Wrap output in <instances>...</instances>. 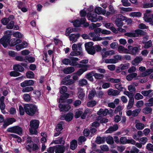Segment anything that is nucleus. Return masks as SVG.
Masks as SVG:
<instances>
[{
	"instance_id": "nucleus-28",
	"label": "nucleus",
	"mask_w": 153,
	"mask_h": 153,
	"mask_svg": "<svg viewBox=\"0 0 153 153\" xmlns=\"http://www.w3.org/2000/svg\"><path fill=\"white\" fill-rule=\"evenodd\" d=\"M87 70L88 68H80L75 73V74L79 76H81L84 72L86 71Z\"/></svg>"
},
{
	"instance_id": "nucleus-32",
	"label": "nucleus",
	"mask_w": 153,
	"mask_h": 153,
	"mask_svg": "<svg viewBox=\"0 0 153 153\" xmlns=\"http://www.w3.org/2000/svg\"><path fill=\"white\" fill-rule=\"evenodd\" d=\"M94 76L96 79L98 80L101 79L104 77V75L102 74L94 72Z\"/></svg>"
},
{
	"instance_id": "nucleus-1",
	"label": "nucleus",
	"mask_w": 153,
	"mask_h": 153,
	"mask_svg": "<svg viewBox=\"0 0 153 153\" xmlns=\"http://www.w3.org/2000/svg\"><path fill=\"white\" fill-rule=\"evenodd\" d=\"M11 34L4 35L0 39V43L5 48H7L8 45L10 47L16 45L15 38H13L11 40Z\"/></svg>"
},
{
	"instance_id": "nucleus-11",
	"label": "nucleus",
	"mask_w": 153,
	"mask_h": 153,
	"mask_svg": "<svg viewBox=\"0 0 153 153\" xmlns=\"http://www.w3.org/2000/svg\"><path fill=\"white\" fill-rule=\"evenodd\" d=\"M55 153H64L65 151V146L63 145L55 146Z\"/></svg>"
},
{
	"instance_id": "nucleus-44",
	"label": "nucleus",
	"mask_w": 153,
	"mask_h": 153,
	"mask_svg": "<svg viewBox=\"0 0 153 153\" xmlns=\"http://www.w3.org/2000/svg\"><path fill=\"white\" fill-rule=\"evenodd\" d=\"M152 45V42L151 40H149L144 45V48L145 49H148L151 47Z\"/></svg>"
},
{
	"instance_id": "nucleus-24",
	"label": "nucleus",
	"mask_w": 153,
	"mask_h": 153,
	"mask_svg": "<svg viewBox=\"0 0 153 153\" xmlns=\"http://www.w3.org/2000/svg\"><path fill=\"white\" fill-rule=\"evenodd\" d=\"M74 114L72 113H68L65 114L66 121L67 122L71 121L73 119Z\"/></svg>"
},
{
	"instance_id": "nucleus-57",
	"label": "nucleus",
	"mask_w": 153,
	"mask_h": 153,
	"mask_svg": "<svg viewBox=\"0 0 153 153\" xmlns=\"http://www.w3.org/2000/svg\"><path fill=\"white\" fill-rule=\"evenodd\" d=\"M15 59L17 61H21V62H27L25 61V57L24 58L22 56H17L15 57Z\"/></svg>"
},
{
	"instance_id": "nucleus-43",
	"label": "nucleus",
	"mask_w": 153,
	"mask_h": 153,
	"mask_svg": "<svg viewBox=\"0 0 153 153\" xmlns=\"http://www.w3.org/2000/svg\"><path fill=\"white\" fill-rule=\"evenodd\" d=\"M67 91V88L66 86H62L59 88V93L61 94L66 92Z\"/></svg>"
},
{
	"instance_id": "nucleus-53",
	"label": "nucleus",
	"mask_w": 153,
	"mask_h": 153,
	"mask_svg": "<svg viewBox=\"0 0 153 153\" xmlns=\"http://www.w3.org/2000/svg\"><path fill=\"white\" fill-rule=\"evenodd\" d=\"M9 22L8 19L7 18L4 17L2 18L1 20V22L3 25H6Z\"/></svg>"
},
{
	"instance_id": "nucleus-29",
	"label": "nucleus",
	"mask_w": 153,
	"mask_h": 153,
	"mask_svg": "<svg viewBox=\"0 0 153 153\" xmlns=\"http://www.w3.org/2000/svg\"><path fill=\"white\" fill-rule=\"evenodd\" d=\"M23 99L26 102H30L31 99V97L30 95L27 94H25L23 95Z\"/></svg>"
},
{
	"instance_id": "nucleus-5",
	"label": "nucleus",
	"mask_w": 153,
	"mask_h": 153,
	"mask_svg": "<svg viewBox=\"0 0 153 153\" xmlns=\"http://www.w3.org/2000/svg\"><path fill=\"white\" fill-rule=\"evenodd\" d=\"M144 32L140 29H136L134 30V33L132 32H127L125 33L124 34L125 35L129 37H138L139 35H144Z\"/></svg>"
},
{
	"instance_id": "nucleus-8",
	"label": "nucleus",
	"mask_w": 153,
	"mask_h": 153,
	"mask_svg": "<svg viewBox=\"0 0 153 153\" xmlns=\"http://www.w3.org/2000/svg\"><path fill=\"white\" fill-rule=\"evenodd\" d=\"M103 19V17L101 16H99L97 17V15L96 14H94L90 13L88 19L91 21L92 22H96L99 20H102Z\"/></svg>"
},
{
	"instance_id": "nucleus-47",
	"label": "nucleus",
	"mask_w": 153,
	"mask_h": 153,
	"mask_svg": "<svg viewBox=\"0 0 153 153\" xmlns=\"http://www.w3.org/2000/svg\"><path fill=\"white\" fill-rule=\"evenodd\" d=\"M82 52L80 51H73L71 52L70 53V55L71 56H78V55H81Z\"/></svg>"
},
{
	"instance_id": "nucleus-38",
	"label": "nucleus",
	"mask_w": 153,
	"mask_h": 153,
	"mask_svg": "<svg viewBox=\"0 0 153 153\" xmlns=\"http://www.w3.org/2000/svg\"><path fill=\"white\" fill-rule=\"evenodd\" d=\"M79 91L80 93L78 97L80 100H82L85 96V93L83 92L82 89H80Z\"/></svg>"
},
{
	"instance_id": "nucleus-21",
	"label": "nucleus",
	"mask_w": 153,
	"mask_h": 153,
	"mask_svg": "<svg viewBox=\"0 0 153 153\" xmlns=\"http://www.w3.org/2000/svg\"><path fill=\"white\" fill-rule=\"evenodd\" d=\"M137 74L136 73H133L129 74L126 76V79L128 81L131 80L133 78L136 77Z\"/></svg>"
},
{
	"instance_id": "nucleus-22",
	"label": "nucleus",
	"mask_w": 153,
	"mask_h": 153,
	"mask_svg": "<svg viewBox=\"0 0 153 153\" xmlns=\"http://www.w3.org/2000/svg\"><path fill=\"white\" fill-rule=\"evenodd\" d=\"M93 76H94V72L93 71L87 74L86 75V79L92 82H93L94 81Z\"/></svg>"
},
{
	"instance_id": "nucleus-25",
	"label": "nucleus",
	"mask_w": 153,
	"mask_h": 153,
	"mask_svg": "<svg viewBox=\"0 0 153 153\" xmlns=\"http://www.w3.org/2000/svg\"><path fill=\"white\" fill-rule=\"evenodd\" d=\"M85 50L90 55H94L96 53V51L94 47V46H92L90 48H88V49H87Z\"/></svg>"
},
{
	"instance_id": "nucleus-37",
	"label": "nucleus",
	"mask_w": 153,
	"mask_h": 153,
	"mask_svg": "<svg viewBox=\"0 0 153 153\" xmlns=\"http://www.w3.org/2000/svg\"><path fill=\"white\" fill-rule=\"evenodd\" d=\"M94 44V43L92 42H86L85 44V50L88 49V48L94 46L93 45Z\"/></svg>"
},
{
	"instance_id": "nucleus-54",
	"label": "nucleus",
	"mask_w": 153,
	"mask_h": 153,
	"mask_svg": "<svg viewBox=\"0 0 153 153\" xmlns=\"http://www.w3.org/2000/svg\"><path fill=\"white\" fill-rule=\"evenodd\" d=\"M153 7V2L149 3H146L143 4V7L144 8H148Z\"/></svg>"
},
{
	"instance_id": "nucleus-63",
	"label": "nucleus",
	"mask_w": 153,
	"mask_h": 153,
	"mask_svg": "<svg viewBox=\"0 0 153 153\" xmlns=\"http://www.w3.org/2000/svg\"><path fill=\"white\" fill-rule=\"evenodd\" d=\"M55 146L53 147H50L47 149V151L49 153H54L55 151Z\"/></svg>"
},
{
	"instance_id": "nucleus-18",
	"label": "nucleus",
	"mask_w": 153,
	"mask_h": 153,
	"mask_svg": "<svg viewBox=\"0 0 153 153\" xmlns=\"http://www.w3.org/2000/svg\"><path fill=\"white\" fill-rule=\"evenodd\" d=\"M143 59L141 56H137L132 61V64L134 65H135V64L136 63L137 65L139 63L142 61Z\"/></svg>"
},
{
	"instance_id": "nucleus-52",
	"label": "nucleus",
	"mask_w": 153,
	"mask_h": 153,
	"mask_svg": "<svg viewBox=\"0 0 153 153\" xmlns=\"http://www.w3.org/2000/svg\"><path fill=\"white\" fill-rule=\"evenodd\" d=\"M149 103H145V105L146 106H153V97L149 99L148 100Z\"/></svg>"
},
{
	"instance_id": "nucleus-9",
	"label": "nucleus",
	"mask_w": 153,
	"mask_h": 153,
	"mask_svg": "<svg viewBox=\"0 0 153 153\" xmlns=\"http://www.w3.org/2000/svg\"><path fill=\"white\" fill-rule=\"evenodd\" d=\"M60 112H66L68 111L71 108V106L69 104H63L60 103L58 105Z\"/></svg>"
},
{
	"instance_id": "nucleus-56",
	"label": "nucleus",
	"mask_w": 153,
	"mask_h": 153,
	"mask_svg": "<svg viewBox=\"0 0 153 153\" xmlns=\"http://www.w3.org/2000/svg\"><path fill=\"white\" fill-rule=\"evenodd\" d=\"M123 5V6L128 7L131 5V3L128 2V0H121Z\"/></svg>"
},
{
	"instance_id": "nucleus-36",
	"label": "nucleus",
	"mask_w": 153,
	"mask_h": 153,
	"mask_svg": "<svg viewBox=\"0 0 153 153\" xmlns=\"http://www.w3.org/2000/svg\"><path fill=\"white\" fill-rule=\"evenodd\" d=\"M19 114L21 115H24L25 112V110L24 108V105L23 107L21 105H20L19 107Z\"/></svg>"
},
{
	"instance_id": "nucleus-31",
	"label": "nucleus",
	"mask_w": 153,
	"mask_h": 153,
	"mask_svg": "<svg viewBox=\"0 0 153 153\" xmlns=\"http://www.w3.org/2000/svg\"><path fill=\"white\" fill-rule=\"evenodd\" d=\"M128 140L125 137H121L120 139V144H125L127 143Z\"/></svg>"
},
{
	"instance_id": "nucleus-58",
	"label": "nucleus",
	"mask_w": 153,
	"mask_h": 153,
	"mask_svg": "<svg viewBox=\"0 0 153 153\" xmlns=\"http://www.w3.org/2000/svg\"><path fill=\"white\" fill-rule=\"evenodd\" d=\"M77 67L78 68H88L89 67V65H84L80 64L77 63Z\"/></svg>"
},
{
	"instance_id": "nucleus-20",
	"label": "nucleus",
	"mask_w": 153,
	"mask_h": 153,
	"mask_svg": "<svg viewBox=\"0 0 153 153\" xmlns=\"http://www.w3.org/2000/svg\"><path fill=\"white\" fill-rule=\"evenodd\" d=\"M74 82V81L72 79H64L62 81V84L68 85L73 84Z\"/></svg>"
},
{
	"instance_id": "nucleus-3",
	"label": "nucleus",
	"mask_w": 153,
	"mask_h": 153,
	"mask_svg": "<svg viewBox=\"0 0 153 153\" xmlns=\"http://www.w3.org/2000/svg\"><path fill=\"white\" fill-rule=\"evenodd\" d=\"M39 124V121L37 120H32L30 122L29 132L31 135H36L38 131L36 129H38Z\"/></svg>"
},
{
	"instance_id": "nucleus-26",
	"label": "nucleus",
	"mask_w": 153,
	"mask_h": 153,
	"mask_svg": "<svg viewBox=\"0 0 153 153\" xmlns=\"http://www.w3.org/2000/svg\"><path fill=\"white\" fill-rule=\"evenodd\" d=\"M96 94V91L95 89L91 90L89 92L88 95V98L89 100H91L93 98Z\"/></svg>"
},
{
	"instance_id": "nucleus-10",
	"label": "nucleus",
	"mask_w": 153,
	"mask_h": 153,
	"mask_svg": "<svg viewBox=\"0 0 153 153\" xmlns=\"http://www.w3.org/2000/svg\"><path fill=\"white\" fill-rule=\"evenodd\" d=\"M34 83V81L32 79L26 80L20 83V86L22 87L33 85Z\"/></svg>"
},
{
	"instance_id": "nucleus-17",
	"label": "nucleus",
	"mask_w": 153,
	"mask_h": 153,
	"mask_svg": "<svg viewBox=\"0 0 153 153\" xmlns=\"http://www.w3.org/2000/svg\"><path fill=\"white\" fill-rule=\"evenodd\" d=\"M106 137H97L96 140V142L97 144H101L104 143L105 141Z\"/></svg>"
},
{
	"instance_id": "nucleus-39",
	"label": "nucleus",
	"mask_w": 153,
	"mask_h": 153,
	"mask_svg": "<svg viewBox=\"0 0 153 153\" xmlns=\"http://www.w3.org/2000/svg\"><path fill=\"white\" fill-rule=\"evenodd\" d=\"M25 59L26 60L28 61L30 63H33L35 62V58L32 57H29L26 56L25 57Z\"/></svg>"
},
{
	"instance_id": "nucleus-12",
	"label": "nucleus",
	"mask_w": 153,
	"mask_h": 153,
	"mask_svg": "<svg viewBox=\"0 0 153 153\" xmlns=\"http://www.w3.org/2000/svg\"><path fill=\"white\" fill-rule=\"evenodd\" d=\"M118 128V126L117 124L114 125L113 126H110L108 128L106 131V133H111L113 132L116 131Z\"/></svg>"
},
{
	"instance_id": "nucleus-55",
	"label": "nucleus",
	"mask_w": 153,
	"mask_h": 153,
	"mask_svg": "<svg viewBox=\"0 0 153 153\" xmlns=\"http://www.w3.org/2000/svg\"><path fill=\"white\" fill-rule=\"evenodd\" d=\"M71 62V60L65 58L62 61V62L63 64L65 65H70Z\"/></svg>"
},
{
	"instance_id": "nucleus-59",
	"label": "nucleus",
	"mask_w": 153,
	"mask_h": 153,
	"mask_svg": "<svg viewBox=\"0 0 153 153\" xmlns=\"http://www.w3.org/2000/svg\"><path fill=\"white\" fill-rule=\"evenodd\" d=\"M73 25L75 27H79L80 26L81 23L79 20L76 19L74 22Z\"/></svg>"
},
{
	"instance_id": "nucleus-4",
	"label": "nucleus",
	"mask_w": 153,
	"mask_h": 153,
	"mask_svg": "<svg viewBox=\"0 0 153 153\" xmlns=\"http://www.w3.org/2000/svg\"><path fill=\"white\" fill-rule=\"evenodd\" d=\"M7 131L8 132L15 133L20 136L23 133L22 128L18 126L9 128L7 129Z\"/></svg>"
},
{
	"instance_id": "nucleus-19",
	"label": "nucleus",
	"mask_w": 153,
	"mask_h": 153,
	"mask_svg": "<svg viewBox=\"0 0 153 153\" xmlns=\"http://www.w3.org/2000/svg\"><path fill=\"white\" fill-rule=\"evenodd\" d=\"M148 107V106H146V107H145L142 110L143 113L145 114H152V109L151 107Z\"/></svg>"
},
{
	"instance_id": "nucleus-46",
	"label": "nucleus",
	"mask_w": 153,
	"mask_h": 153,
	"mask_svg": "<svg viewBox=\"0 0 153 153\" xmlns=\"http://www.w3.org/2000/svg\"><path fill=\"white\" fill-rule=\"evenodd\" d=\"M108 80L113 83H119L120 81V80L119 79H114L113 78H109Z\"/></svg>"
},
{
	"instance_id": "nucleus-48",
	"label": "nucleus",
	"mask_w": 153,
	"mask_h": 153,
	"mask_svg": "<svg viewBox=\"0 0 153 153\" xmlns=\"http://www.w3.org/2000/svg\"><path fill=\"white\" fill-rule=\"evenodd\" d=\"M14 25V22L11 21L7 25V28L8 29H12Z\"/></svg>"
},
{
	"instance_id": "nucleus-14",
	"label": "nucleus",
	"mask_w": 153,
	"mask_h": 153,
	"mask_svg": "<svg viewBox=\"0 0 153 153\" xmlns=\"http://www.w3.org/2000/svg\"><path fill=\"white\" fill-rule=\"evenodd\" d=\"M65 123L63 121L59 122L57 125L56 128V130L57 131H61L63 128V126L64 125Z\"/></svg>"
},
{
	"instance_id": "nucleus-33",
	"label": "nucleus",
	"mask_w": 153,
	"mask_h": 153,
	"mask_svg": "<svg viewBox=\"0 0 153 153\" xmlns=\"http://www.w3.org/2000/svg\"><path fill=\"white\" fill-rule=\"evenodd\" d=\"M107 143L109 144H112L114 143V139L112 137L109 136L106 138Z\"/></svg>"
},
{
	"instance_id": "nucleus-61",
	"label": "nucleus",
	"mask_w": 153,
	"mask_h": 153,
	"mask_svg": "<svg viewBox=\"0 0 153 153\" xmlns=\"http://www.w3.org/2000/svg\"><path fill=\"white\" fill-rule=\"evenodd\" d=\"M144 104L143 101L142 100L138 101L136 103L135 105L137 108H140Z\"/></svg>"
},
{
	"instance_id": "nucleus-34",
	"label": "nucleus",
	"mask_w": 153,
	"mask_h": 153,
	"mask_svg": "<svg viewBox=\"0 0 153 153\" xmlns=\"http://www.w3.org/2000/svg\"><path fill=\"white\" fill-rule=\"evenodd\" d=\"M141 110L140 108H139L134 109L132 111V115L134 117L137 116L138 115V114L140 111Z\"/></svg>"
},
{
	"instance_id": "nucleus-6",
	"label": "nucleus",
	"mask_w": 153,
	"mask_h": 153,
	"mask_svg": "<svg viewBox=\"0 0 153 153\" xmlns=\"http://www.w3.org/2000/svg\"><path fill=\"white\" fill-rule=\"evenodd\" d=\"M117 19L115 20V24L118 27H121L123 25V21L126 20V17L121 14L117 15Z\"/></svg>"
},
{
	"instance_id": "nucleus-30",
	"label": "nucleus",
	"mask_w": 153,
	"mask_h": 153,
	"mask_svg": "<svg viewBox=\"0 0 153 153\" xmlns=\"http://www.w3.org/2000/svg\"><path fill=\"white\" fill-rule=\"evenodd\" d=\"M26 77L29 79H33L34 77V74L32 71H28L26 74Z\"/></svg>"
},
{
	"instance_id": "nucleus-13",
	"label": "nucleus",
	"mask_w": 153,
	"mask_h": 153,
	"mask_svg": "<svg viewBox=\"0 0 153 153\" xmlns=\"http://www.w3.org/2000/svg\"><path fill=\"white\" fill-rule=\"evenodd\" d=\"M13 69L16 71L21 72H23L25 70L24 68L20 64L14 65Z\"/></svg>"
},
{
	"instance_id": "nucleus-40",
	"label": "nucleus",
	"mask_w": 153,
	"mask_h": 153,
	"mask_svg": "<svg viewBox=\"0 0 153 153\" xmlns=\"http://www.w3.org/2000/svg\"><path fill=\"white\" fill-rule=\"evenodd\" d=\"M144 124L141 123H137L135 125V127L138 130H142L144 128Z\"/></svg>"
},
{
	"instance_id": "nucleus-64",
	"label": "nucleus",
	"mask_w": 153,
	"mask_h": 153,
	"mask_svg": "<svg viewBox=\"0 0 153 153\" xmlns=\"http://www.w3.org/2000/svg\"><path fill=\"white\" fill-rule=\"evenodd\" d=\"M130 152V153H138L139 152V150L135 147L133 146Z\"/></svg>"
},
{
	"instance_id": "nucleus-49",
	"label": "nucleus",
	"mask_w": 153,
	"mask_h": 153,
	"mask_svg": "<svg viewBox=\"0 0 153 153\" xmlns=\"http://www.w3.org/2000/svg\"><path fill=\"white\" fill-rule=\"evenodd\" d=\"M108 8L109 10L111 12V14L114 15L117 13L116 12V10H115L112 5H109L108 6Z\"/></svg>"
},
{
	"instance_id": "nucleus-41",
	"label": "nucleus",
	"mask_w": 153,
	"mask_h": 153,
	"mask_svg": "<svg viewBox=\"0 0 153 153\" xmlns=\"http://www.w3.org/2000/svg\"><path fill=\"white\" fill-rule=\"evenodd\" d=\"M62 94V95L60 96V100H64L65 99H67L69 97V94L68 93L65 92Z\"/></svg>"
},
{
	"instance_id": "nucleus-27",
	"label": "nucleus",
	"mask_w": 153,
	"mask_h": 153,
	"mask_svg": "<svg viewBox=\"0 0 153 153\" xmlns=\"http://www.w3.org/2000/svg\"><path fill=\"white\" fill-rule=\"evenodd\" d=\"M34 90L33 88L31 86H26L23 87L22 90V91L23 92H28Z\"/></svg>"
},
{
	"instance_id": "nucleus-45",
	"label": "nucleus",
	"mask_w": 153,
	"mask_h": 153,
	"mask_svg": "<svg viewBox=\"0 0 153 153\" xmlns=\"http://www.w3.org/2000/svg\"><path fill=\"white\" fill-rule=\"evenodd\" d=\"M152 92V90L151 89L148 91H143L141 92V93L144 96H148L149 94Z\"/></svg>"
},
{
	"instance_id": "nucleus-51",
	"label": "nucleus",
	"mask_w": 153,
	"mask_h": 153,
	"mask_svg": "<svg viewBox=\"0 0 153 153\" xmlns=\"http://www.w3.org/2000/svg\"><path fill=\"white\" fill-rule=\"evenodd\" d=\"M131 15L133 17H139L141 16L142 13L140 12H133L131 13Z\"/></svg>"
},
{
	"instance_id": "nucleus-7",
	"label": "nucleus",
	"mask_w": 153,
	"mask_h": 153,
	"mask_svg": "<svg viewBox=\"0 0 153 153\" xmlns=\"http://www.w3.org/2000/svg\"><path fill=\"white\" fill-rule=\"evenodd\" d=\"M129 50L130 54L133 55H135L138 54L140 50H141L140 46L138 45L137 46L133 47L131 45H129L128 47Z\"/></svg>"
},
{
	"instance_id": "nucleus-35",
	"label": "nucleus",
	"mask_w": 153,
	"mask_h": 153,
	"mask_svg": "<svg viewBox=\"0 0 153 153\" xmlns=\"http://www.w3.org/2000/svg\"><path fill=\"white\" fill-rule=\"evenodd\" d=\"M21 75V74L15 71H11L10 72V75L11 76L16 77Z\"/></svg>"
},
{
	"instance_id": "nucleus-42",
	"label": "nucleus",
	"mask_w": 153,
	"mask_h": 153,
	"mask_svg": "<svg viewBox=\"0 0 153 153\" xmlns=\"http://www.w3.org/2000/svg\"><path fill=\"white\" fill-rule=\"evenodd\" d=\"M96 103V102L95 100L91 101L88 102L87 105L88 107H92L95 106Z\"/></svg>"
},
{
	"instance_id": "nucleus-50",
	"label": "nucleus",
	"mask_w": 153,
	"mask_h": 153,
	"mask_svg": "<svg viewBox=\"0 0 153 153\" xmlns=\"http://www.w3.org/2000/svg\"><path fill=\"white\" fill-rule=\"evenodd\" d=\"M102 8L100 7H98L95 8L94 9L95 13L94 14H98L101 13Z\"/></svg>"
},
{
	"instance_id": "nucleus-60",
	"label": "nucleus",
	"mask_w": 153,
	"mask_h": 153,
	"mask_svg": "<svg viewBox=\"0 0 153 153\" xmlns=\"http://www.w3.org/2000/svg\"><path fill=\"white\" fill-rule=\"evenodd\" d=\"M82 114V112L81 111H76L74 117L76 119L78 118Z\"/></svg>"
},
{
	"instance_id": "nucleus-15",
	"label": "nucleus",
	"mask_w": 153,
	"mask_h": 153,
	"mask_svg": "<svg viewBox=\"0 0 153 153\" xmlns=\"http://www.w3.org/2000/svg\"><path fill=\"white\" fill-rule=\"evenodd\" d=\"M75 69L74 67L71 66L64 68L63 70V72L65 74H70L74 72Z\"/></svg>"
},
{
	"instance_id": "nucleus-62",
	"label": "nucleus",
	"mask_w": 153,
	"mask_h": 153,
	"mask_svg": "<svg viewBox=\"0 0 153 153\" xmlns=\"http://www.w3.org/2000/svg\"><path fill=\"white\" fill-rule=\"evenodd\" d=\"M143 96L139 93H137L135 96V98L137 100L143 99Z\"/></svg>"
},
{
	"instance_id": "nucleus-23",
	"label": "nucleus",
	"mask_w": 153,
	"mask_h": 153,
	"mask_svg": "<svg viewBox=\"0 0 153 153\" xmlns=\"http://www.w3.org/2000/svg\"><path fill=\"white\" fill-rule=\"evenodd\" d=\"M134 99L133 97L129 98L128 105L127 106V109H129L132 108L134 105Z\"/></svg>"
},
{
	"instance_id": "nucleus-16",
	"label": "nucleus",
	"mask_w": 153,
	"mask_h": 153,
	"mask_svg": "<svg viewBox=\"0 0 153 153\" xmlns=\"http://www.w3.org/2000/svg\"><path fill=\"white\" fill-rule=\"evenodd\" d=\"M77 146V141L75 139L72 140L70 143V149L72 150H74Z\"/></svg>"
},
{
	"instance_id": "nucleus-2",
	"label": "nucleus",
	"mask_w": 153,
	"mask_h": 153,
	"mask_svg": "<svg viewBox=\"0 0 153 153\" xmlns=\"http://www.w3.org/2000/svg\"><path fill=\"white\" fill-rule=\"evenodd\" d=\"M25 113L28 116H33L38 115L39 109L37 105L34 104H26L24 105Z\"/></svg>"
}]
</instances>
